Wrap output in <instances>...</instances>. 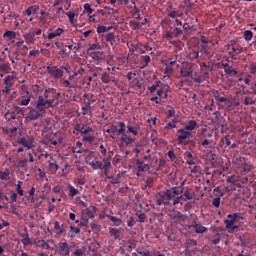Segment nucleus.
I'll return each mask as SVG.
<instances>
[{
    "label": "nucleus",
    "mask_w": 256,
    "mask_h": 256,
    "mask_svg": "<svg viewBox=\"0 0 256 256\" xmlns=\"http://www.w3.org/2000/svg\"><path fill=\"white\" fill-rule=\"evenodd\" d=\"M53 107L49 101H46L43 96H38V99L34 102V107L29 108L27 121H37L39 117H43L47 113V109Z\"/></svg>",
    "instance_id": "nucleus-1"
},
{
    "label": "nucleus",
    "mask_w": 256,
    "mask_h": 256,
    "mask_svg": "<svg viewBox=\"0 0 256 256\" xmlns=\"http://www.w3.org/2000/svg\"><path fill=\"white\" fill-rule=\"evenodd\" d=\"M228 219L225 220V230L228 233H235L239 229V221H241V216L239 213L228 214Z\"/></svg>",
    "instance_id": "nucleus-2"
},
{
    "label": "nucleus",
    "mask_w": 256,
    "mask_h": 256,
    "mask_svg": "<svg viewBox=\"0 0 256 256\" xmlns=\"http://www.w3.org/2000/svg\"><path fill=\"white\" fill-rule=\"evenodd\" d=\"M40 97H43L52 107H55L61 97V93L57 92L55 88H45L43 95H40Z\"/></svg>",
    "instance_id": "nucleus-3"
},
{
    "label": "nucleus",
    "mask_w": 256,
    "mask_h": 256,
    "mask_svg": "<svg viewBox=\"0 0 256 256\" xmlns=\"http://www.w3.org/2000/svg\"><path fill=\"white\" fill-rule=\"evenodd\" d=\"M87 165H90L92 169L97 170L101 169L104 171L105 175H107V171L109 170V167H111V161H109L108 158H104L103 162L98 161L97 159H94L92 161L86 160Z\"/></svg>",
    "instance_id": "nucleus-4"
},
{
    "label": "nucleus",
    "mask_w": 256,
    "mask_h": 256,
    "mask_svg": "<svg viewBox=\"0 0 256 256\" xmlns=\"http://www.w3.org/2000/svg\"><path fill=\"white\" fill-rule=\"evenodd\" d=\"M77 243L75 242H60L58 244V253L60 256H71V253L75 251Z\"/></svg>",
    "instance_id": "nucleus-5"
},
{
    "label": "nucleus",
    "mask_w": 256,
    "mask_h": 256,
    "mask_svg": "<svg viewBox=\"0 0 256 256\" xmlns=\"http://www.w3.org/2000/svg\"><path fill=\"white\" fill-rule=\"evenodd\" d=\"M15 75H7L3 79V87L0 91H2L3 95L7 97L11 91H13V87L15 85Z\"/></svg>",
    "instance_id": "nucleus-6"
},
{
    "label": "nucleus",
    "mask_w": 256,
    "mask_h": 256,
    "mask_svg": "<svg viewBox=\"0 0 256 256\" xmlns=\"http://www.w3.org/2000/svg\"><path fill=\"white\" fill-rule=\"evenodd\" d=\"M17 115H23V108L13 105L5 112L4 117L6 121H13V119H17Z\"/></svg>",
    "instance_id": "nucleus-7"
},
{
    "label": "nucleus",
    "mask_w": 256,
    "mask_h": 256,
    "mask_svg": "<svg viewBox=\"0 0 256 256\" xmlns=\"http://www.w3.org/2000/svg\"><path fill=\"white\" fill-rule=\"evenodd\" d=\"M41 33H43L41 28H35L24 34V39L27 45H35V42L37 41V38L35 37L41 35Z\"/></svg>",
    "instance_id": "nucleus-8"
},
{
    "label": "nucleus",
    "mask_w": 256,
    "mask_h": 256,
    "mask_svg": "<svg viewBox=\"0 0 256 256\" xmlns=\"http://www.w3.org/2000/svg\"><path fill=\"white\" fill-rule=\"evenodd\" d=\"M171 199H173L171 191L166 190L164 192H160L157 199V205H159V207H161V205L169 207V205H171Z\"/></svg>",
    "instance_id": "nucleus-9"
},
{
    "label": "nucleus",
    "mask_w": 256,
    "mask_h": 256,
    "mask_svg": "<svg viewBox=\"0 0 256 256\" xmlns=\"http://www.w3.org/2000/svg\"><path fill=\"white\" fill-rule=\"evenodd\" d=\"M227 185L225 191H239L241 183H239V176L232 175L227 178Z\"/></svg>",
    "instance_id": "nucleus-10"
},
{
    "label": "nucleus",
    "mask_w": 256,
    "mask_h": 256,
    "mask_svg": "<svg viewBox=\"0 0 256 256\" xmlns=\"http://www.w3.org/2000/svg\"><path fill=\"white\" fill-rule=\"evenodd\" d=\"M17 145H22L25 149H33L35 147V138L33 136H23L16 141Z\"/></svg>",
    "instance_id": "nucleus-11"
},
{
    "label": "nucleus",
    "mask_w": 256,
    "mask_h": 256,
    "mask_svg": "<svg viewBox=\"0 0 256 256\" xmlns=\"http://www.w3.org/2000/svg\"><path fill=\"white\" fill-rule=\"evenodd\" d=\"M201 67V71L203 73L202 76H197V77H192L194 83H203V81H205V79H207V77H209V71H211V66L207 63H202L200 65Z\"/></svg>",
    "instance_id": "nucleus-12"
},
{
    "label": "nucleus",
    "mask_w": 256,
    "mask_h": 256,
    "mask_svg": "<svg viewBox=\"0 0 256 256\" xmlns=\"http://www.w3.org/2000/svg\"><path fill=\"white\" fill-rule=\"evenodd\" d=\"M47 73L54 79H61L63 77V68L61 66L59 68L57 66H47Z\"/></svg>",
    "instance_id": "nucleus-13"
},
{
    "label": "nucleus",
    "mask_w": 256,
    "mask_h": 256,
    "mask_svg": "<svg viewBox=\"0 0 256 256\" xmlns=\"http://www.w3.org/2000/svg\"><path fill=\"white\" fill-rule=\"evenodd\" d=\"M225 75L228 81L234 82L236 77L239 76V71L231 66L229 64H225Z\"/></svg>",
    "instance_id": "nucleus-14"
},
{
    "label": "nucleus",
    "mask_w": 256,
    "mask_h": 256,
    "mask_svg": "<svg viewBox=\"0 0 256 256\" xmlns=\"http://www.w3.org/2000/svg\"><path fill=\"white\" fill-rule=\"evenodd\" d=\"M193 67H195V64L193 63H185L182 65L180 69V76L181 77H191L193 75Z\"/></svg>",
    "instance_id": "nucleus-15"
},
{
    "label": "nucleus",
    "mask_w": 256,
    "mask_h": 256,
    "mask_svg": "<svg viewBox=\"0 0 256 256\" xmlns=\"http://www.w3.org/2000/svg\"><path fill=\"white\" fill-rule=\"evenodd\" d=\"M179 35H183V30H181L179 27H176L166 31L164 37L167 39V41H171L172 39L177 38Z\"/></svg>",
    "instance_id": "nucleus-16"
},
{
    "label": "nucleus",
    "mask_w": 256,
    "mask_h": 256,
    "mask_svg": "<svg viewBox=\"0 0 256 256\" xmlns=\"http://www.w3.org/2000/svg\"><path fill=\"white\" fill-rule=\"evenodd\" d=\"M191 132H188L185 128L177 131L178 145H183L186 139H189Z\"/></svg>",
    "instance_id": "nucleus-17"
},
{
    "label": "nucleus",
    "mask_w": 256,
    "mask_h": 256,
    "mask_svg": "<svg viewBox=\"0 0 256 256\" xmlns=\"http://www.w3.org/2000/svg\"><path fill=\"white\" fill-rule=\"evenodd\" d=\"M136 169H137V175L139 176V173H145L146 171H149L151 167L149 166V164L145 163L143 160H137Z\"/></svg>",
    "instance_id": "nucleus-18"
},
{
    "label": "nucleus",
    "mask_w": 256,
    "mask_h": 256,
    "mask_svg": "<svg viewBox=\"0 0 256 256\" xmlns=\"http://www.w3.org/2000/svg\"><path fill=\"white\" fill-rule=\"evenodd\" d=\"M53 240L47 239V240H38L36 242V247H39L40 249H44L45 251H49L51 249V245H53Z\"/></svg>",
    "instance_id": "nucleus-19"
},
{
    "label": "nucleus",
    "mask_w": 256,
    "mask_h": 256,
    "mask_svg": "<svg viewBox=\"0 0 256 256\" xmlns=\"http://www.w3.org/2000/svg\"><path fill=\"white\" fill-rule=\"evenodd\" d=\"M120 141L126 147H131L133 143H135V139L128 134H122L120 137Z\"/></svg>",
    "instance_id": "nucleus-20"
},
{
    "label": "nucleus",
    "mask_w": 256,
    "mask_h": 256,
    "mask_svg": "<svg viewBox=\"0 0 256 256\" xmlns=\"http://www.w3.org/2000/svg\"><path fill=\"white\" fill-rule=\"evenodd\" d=\"M63 33H65V30H63L62 28H57L56 30L48 34V41H53V39L61 37Z\"/></svg>",
    "instance_id": "nucleus-21"
},
{
    "label": "nucleus",
    "mask_w": 256,
    "mask_h": 256,
    "mask_svg": "<svg viewBox=\"0 0 256 256\" xmlns=\"http://www.w3.org/2000/svg\"><path fill=\"white\" fill-rule=\"evenodd\" d=\"M4 135H7L8 137H10L11 139H13L14 137H16L17 135V127H13V128H9V127H4L2 129Z\"/></svg>",
    "instance_id": "nucleus-22"
},
{
    "label": "nucleus",
    "mask_w": 256,
    "mask_h": 256,
    "mask_svg": "<svg viewBox=\"0 0 256 256\" xmlns=\"http://www.w3.org/2000/svg\"><path fill=\"white\" fill-rule=\"evenodd\" d=\"M48 163V170L50 171V173H57V171H59V164H57V160H47Z\"/></svg>",
    "instance_id": "nucleus-23"
},
{
    "label": "nucleus",
    "mask_w": 256,
    "mask_h": 256,
    "mask_svg": "<svg viewBox=\"0 0 256 256\" xmlns=\"http://www.w3.org/2000/svg\"><path fill=\"white\" fill-rule=\"evenodd\" d=\"M184 129H186L189 133H191V131H195V129H199V124L195 120H190Z\"/></svg>",
    "instance_id": "nucleus-24"
},
{
    "label": "nucleus",
    "mask_w": 256,
    "mask_h": 256,
    "mask_svg": "<svg viewBox=\"0 0 256 256\" xmlns=\"http://www.w3.org/2000/svg\"><path fill=\"white\" fill-rule=\"evenodd\" d=\"M226 51H228L229 55H233V54H239L241 53V50L239 49V46L237 45H226Z\"/></svg>",
    "instance_id": "nucleus-25"
},
{
    "label": "nucleus",
    "mask_w": 256,
    "mask_h": 256,
    "mask_svg": "<svg viewBox=\"0 0 256 256\" xmlns=\"http://www.w3.org/2000/svg\"><path fill=\"white\" fill-rule=\"evenodd\" d=\"M16 167L18 169H25V171H27L29 167V160L27 158L19 159L18 163L16 164Z\"/></svg>",
    "instance_id": "nucleus-26"
},
{
    "label": "nucleus",
    "mask_w": 256,
    "mask_h": 256,
    "mask_svg": "<svg viewBox=\"0 0 256 256\" xmlns=\"http://www.w3.org/2000/svg\"><path fill=\"white\" fill-rule=\"evenodd\" d=\"M39 9V5H32L26 9L25 13L28 17H31V15H37V11H39Z\"/></svg>",
    "instance_id": "nucleus-27"
},
{
    "label": "nucleus",
    "mask_w": 256,
    "mask_h": 256,
    "mask_svg": "<svg viewBox=\"0 0 256 256\" xmlns=\"http://www.w3.org/2000/svg\"><path fill=\"white\" fill-rule=\"evenodd\" d=\"M192 227L195 229V233L198 234H203L207 231V228L201 225V223H197V221H194V225H192Z\"/></svg>",
    "instance_id": "nucleus-28"
},
{
    "label": "nucleus",
    "mask_w": 256,
    "mask_h": 256,
    "mask_svg": "<svg viewBox=\"0 0 256 256\" xmlns=\"http://www.w3.org/2000/svg\"><path fill=\"white\" fill-rule=\"evenodd\" d=\"M84 101L89 103V105L92 107V105H95V103H97V96H95L93 94L85 95Z\"/></svg>",
    "instance_id": "nucleus-29"
},
{
    "label": "nucleus",
    "mask_w": 256,
    "mask_h": 256,
    "mask_svg": "<svg viewBox=\"0 0 256 256\" xmlns=\"http://www.w3.org/2000/svg\"><path fill=\"white\" fill-rule=\"evenodd\" d=\"M79 233H81V228L71 225L70 232L68 233V237H70V239H75V235H79Z\"/></svg>",
    "instance_id": "nucleus-30"
},
{
    "label": "nucleus",
    "mask_w": 256,
    "mask_h": 256,
    "mask_svg": "<svg viewBox=\"0 0 256 256\" xmlns=\"http://www.w3.org/2000/svg\"><path fill=\"white\" fill-rule=\"evenodd\" d=\"M106 217H107V219H110L112 221V223L115 225V227H119L123 223V220L121 218H117V217L109 215V214H106Z\"/></svg>",
    "instance_id": "nucleus-31"
},
{
    "label": "nucleus",
    "mask_w": 256,
    "mask_h": 256,
    "mask_svg": "<svg viewBox=\"0 0 256 256\" xmlns=\"http://www.w3.org/2000/svg\"><path fill=\"white\" fill-rule=\"evenodd\" d=\"M181 196H182V199H184V201H191L192 199H194L195 193L186 189Z\"/></svg>",
    "instance_id": "nucleus-32"
},
{
    "label": "nucleus",
    "mask_w": 256,
    "mask_h": 256,
    "mask_svg": "<svg viewBox=\"0 0 256 256\" xmlns=\"http://www.w3.org/2000/svg\"><path fill=\"white\" fill-rule=\"evenodd\" d=\"M67 189H68V191H69V194H68V195H69V197H71V198H73V197L79 195V193H80L79 189L73 187V185H71V184H69V185L67 186Z\"/></svg>",
    "instance_id": "nucleus-33"
},
{
    "label": "nucleus",
    "mask_w": 256,
    "mask_h": 256,
    "mask_svg": "<svg viewBox=\"0 0 256 256\" xmlns=\"http://www.w3.org/2000/svg\"><path fill=\"white\" fill-rule=\"evenodd\" d=\"M109 235H110V237H113V239H115L116 241L119 240L121 237L119 229H117V228H111L109 230Z\"/></svg>",
    "instance_id": "nucleus-34"
},
{
    "label": "nucleus",
    "mask_w": 256,
    "mask_h": 256,
    "mask_svg": "<svg viewBox=\"0 0 256 256\" xmlns=\"http://www.w3.org/2000/svg\"><path fill=\"white\" fill-rule=\"evenodd\" d=\"M3 37L8 39V41H13V39L17 38V33H15V31L8 30L4 33Z\"/></svg>",
    "instance_id": "nucleus-35"
},
{
    "label": "nucleus",
    "mask_w": 256,
    "mask_h": 256,
    "mask_svg": "<svg viewBox=\"0 0 256 256\" xmlns=\"http://www.w3.org/2000/svg\"><path fill=\"white\" fill-rule=\"evenodd\" d=\"M255 103H256L255 95L244 97V105H255Z\"/></svg>",
    "instance_id": "nucleus-36"
},
{
    "label": "nucleus",
    "mask_w": 256,
    "mask_h": 256,
    "mask_svg": "<svg viewBox=\"0 0 256 256\" xmlns=\"http://www.w3.org/2000/svg\"><path fill=\"white\" fill-rule=\"evenodd\" d=\"M33 155L34 157H37L39 161H41L43 157L45 158V151H43L41 148H38L36 150H33Z\"/></svg>",
    "instance_id": "nucleus-37"
},
{
    "label": "nucleus",
    "mask_w": 256,
    "mask_h": 256,
    "mask_svg": "<svg viewBox=\"0 0 256 256\" xmlns=\"http://www.w3.org/2000/svg\"><path fill=\"white\" fill-rule=\"evenodd\" d=\"M177 123H178L177 118H174V119H172L171 122L167 123V124L164 126V129H167L168 131H169L170 129H175V127H177Z\"/></svg>",
    "instance_id": "nucleus-38"
},
{
    "label": "nucleus",
    "mask_w": 256,
    "mask_h": 256,
    "mask_svg": "<svg viewBox=\"0 0 256 256\" xmlns=\"http://www.w3.org/2000/svg\"><path fill=\"white\" fill-rule=\"evenodd\" d=\"M10 175H11V172L9 171V169H6L5 171H0V180L7 181Z\"/></svg>",
    "instance_id": "nucleus-39"
},
{
    "label": "nucleus",
    "mask_w": 256,
    "mask_h": 256,
    "mask_svg": "<svg viewBox=\"0 0 256 256\" xmlns=\"http://www.w3.org/2000/svg\"><path fill=\"white\" fill-rule=\"evenodd\" d=\"M72 256H83L85 255V251L81 248H79V246H77L76 244V248H74L73 252H71Z\"/></svg>",
    "instance_id": "nucleus-40"
},
{
    "label": "nucleus",
    "mask_w": 256,
    "mask_h": 256,
    "mask_svg": "<svg viewBox=\"0 0 256 256\" xmlns=\"http://www.w3.org/2000/svg\"><path fill=\"white\" fill-rule=\"evenodd\" d=\"M202 147H205V149H208V147H211L213 145V139L206 138L201 141Z\"/></svg>",
    "instance_id": "nucleus-41"
},
{
    "label": "nucleus",
    "mask_w": 256,
    "mask_h": 256,
    "mask_svg": "<svg viewBox=\"0 0 256 256\" xmlns=\"http://www.w3.org/2000/svg\"><path fill=\"white\" fill-rule=\"evenodd\" d=\"M75 223H79L80 227H84L85 229H87V227L89 226V219L82 218L80 220H76Z\"/></svg>",
    "instance_id": "nucleus-42"
},
{
    "label": "nucleus",
    "mask_w": 256,
    "mask_h": 256,
    "mask_svg": "<svg viewBox=\"0 0 256 256\" xmlns=\"http://www.w3.org/2000/svg\"><path fill=\"white\" fill-rule=\"evenodd\" d=\"M127 129H128V133H131L132 135H134V137H137V135H139V129L137 127L128 125Z\"/></svg>",
    "instance_id": "nucleus-43"
},
{
    "label": "nucleus",
    "mask_w": 256,
    "mask_h": 256,
    "mask_svg": "<svg viewBox=\"0 0 256 256\" xmlns=\"http://www.w3.org/2000/svg\"><path fill=\"white\" fill-rule=\"evenodd\" d=\"M107 143H101L99 145V151L101 153V155H103V157H106L107 156Z\"/></svg>",
    "instance_id": "nucleus-44"
},
{
    "label": "nucleus",
    "mask_w": 256,
    "mask_h": 256,
    "mask_svg": "<svg viewBox=\"0 0 256 256\" xmlns=\"http://www.w3.org/2000/svg\"><path fill=\"white\" fill-rule=\"evenodd\" d=\"M150 62H151V57L149 55L142 56L143 66L141 67V69H145V67H147Z\"/></svg>",
    "instance_id": "nucleus-45"
},
{
    "label": "nucleus",
    "mask_w": 256,
    "mask_h": 256,
    "mask_svg": "<svg viewBox=\"0 0 256 256\" xmlns=\"http://www.w3.org/2000/svg\"><path fill=\"white\" fill-rule=\"evenodd\" d=\"M159 85H161V81H156L152 86H149L147 89L148 91H150V93H155L159 88Z\"/></svg>",
    "instance_id": "nucleus-46"
},
{
    "label": "nucleus",
    "mask_w": 256,
    "mask_h": 256,
    "mask_svg": "<svg viewBox=\"0 0 256 256\" xmlns=\"http://www.w3.org/2000/svg\"><path fill=\"white\" fill-rule=\"evenodd\" d=\"M85 183H87L85 176H79L75 179V185H85Z\"/></svg>",
    "instance_id": "nucleus-47"
},
{
    "label": "nucleus",
    "mask_w": 256,
    "mask_h": 256,
    "mask_svg": "<svg viewBox=\"0 0 256 256\" xmlns=\"http://www.w3.org/2000/svg\"><path fill=\"white\" fill-rule=\"evenodd\" d=\"M106 41L108 43H110V45H113L114 43H116V41H115V34L114 33H108L106 35Z\"/></svg>",
    "instance_id": "nucleus-48"
},
{
    "label": "nucleus",
    "mask_w": 256,
    "mask_h": 256,
    "mask_svg": "<svg viewBox=\"0 0 256 256\" xmlns=\"http://www.w3.org/2000/svg\"><path fill=\"white\" fill-rule=\"evenodd\" d=\"M119 125V129H118V135H126L125 134V130H126V126H125V122H118Z\"/></svg>",
    "instance_id": "nucleus-49"
},
{
    "label": "nucleus",
    "mask_w": 256,
    "mask_h": 256,
    "mask_svg": "<svg viewBox=\"0 0 256 256\" xmlns=\"http://www.w3.org/2000/svg\"><path fill=\"white\" fill-rule=\"evenodd\" d=\"M166 156L169 157L170 161H172V162L177 161V154H175V151H173V150H169L166 153Z\"/></svg>",
    "instance_id": "nucleus-50"
},
{
    "label": "nucleus",
    "mask_w": 256,
    "mask_h": 256,
    "mask_svg": "<svg viewBox=\"0 0 256 256\" xmlns=\"http://www.w3.org/2000/svg\"><path fill=\"white\" fill-rule=\"evenodd\" d=\"M101 81H102V83H111V77H110V75H109L107 72H104V73L101 75Z\"/></svg>",
    "instance_id": "nucleus-51"
},
{
    "label": "nucleus",
    "mask_w": 256,
    "mask_h": 256,
    "mask_svg": "<svg viewBox=\"0 0 256 256\" xmlns=\"http://www.w3.org/2000/svg\"><path fill=\"white\" fill-rule=\"evenodd\" d=\"M244 39L245 41H251V39H253V32L251 30H245Z\"/></svg>",
    "instance_id": "nucleus-52"
},
{
    "label": "nucleus",
    "mask_w": 256,
    "mask_h": 256,
    "mask_svg": "<svg viewBox=\"0 0 256 256\" xmlns=\"http://www.w3.org/2000/svg\"><path fill=\"white\" fill-rule=\"evenodd\" d=\"M54 230L56 231L57 235H61V233H63V227L57 221L54 224Z\"/></svg>",
    "instance_id": "nucleus-53"
},
{
    "label": "nucleus",
    "mask_w": 256,
    "mask_h": 256,
    "mask_svg": "<svg viewBox=\"0 0 256 256\" xmlns=\"http://www.w3.org/2000/svg\"><path fill=\"white\" fill-rule=\"evenodd\" d=\"M65 15L68 17L70 23L73 25V23L75 21V12L69 11V12H66Z\"/></svg>",
    "instance_id": "nucleus-54"
},
{
    "label": "nucleus",
    "mask_w": 256,
    "mask_h": 256,
    "mask_svg": "<svg viewBox=\"0 0 256 256\" xmlns=\"http://www.w3.org/2000/svg\"><path fill=\"white\" fill-rule=\"evenodd\" d=\"M170 191V195L172 196V199L175 198V195H181V192L177 187H172L171 189H168Z\"/></svg>",
    "instance_id": "nucleus-55"
},
{
    "label": "nucleus",
    "mask_w": 256,
    "mask_h": 256,
    "mask_svg": "<svg viewBox=\"0 0 256 256\" xmlns=\"http://www.w3.org/2000/svg\"><path fill=\"white\" fill-rule=\"evenodd\" d=\"M31 103V97L22 98L19 102V105H22L24 107H27Z\"/></svg>",
    "instance_id": "nucleus-56"
},
{
    "label": "nucleus",
    "mask_w": 256,
    "mask_h": 256,
    "mask_svg": "<svg viewBox=\"0 0 256 256\" xmlns=\"http://www.w3.org/2000/svg\"><path fill=\"white\" fill-rule=\"evenodd\" d=\"M41 53H43V49L40 50H31L29 52V57H39V55H41Z\"/></svg>",
    "instance_id": "nucleus-57"
},
{
    "label": "nucleus",
    "mask_w": 256,
    "mask_h": 256,
    "mask_svg": "<svg viewBox=\"0 0 256 256\" xmlns=\"http://www.w3.org/2000/svg\"><path fill=\"white\" fill-rule=\"evenodd\" d=\"M89 133H93V128L84 126V128H82L81 135H89Z\"/></svg>",
    "instance_id": "nucleus-58"
},
{
    "label": "nucleus",
    "mask_w": 256,
    "mask_h": 256,
    "mask_svg": "<svg viewBox=\"0 0 256 256\" xmlns=\"http://www.w3.org/2000/svg\"><path fill=\"white\" fill-rule=\"evenodd\" d=\"M111 28H107L106 26H98L97 27V33L101 35V33H107Z\"/></svg>",
    "instance_id": "nucleus-59"
},
{
    "label": "nucleus",
    "mask_w": 256,
    "mask_h": 256,
    "mask_svg": "<svg viewBox=\"0 0 256 256\" xmlns=\"http://www.w3.org/2000/svg\"><path fill=\"white\" fill-rule=\"evenodd\" d=\"M24 247H28V245H32L33 242L31 241V238L28 236L27 238H24L21 240Z\"/></svg>",
    "instance_id": "nucleus-60"
},
{
    "label": "nucleus",
    "mask_w": 256,
    "mask_h": 256,
    "mask_svg": "<svg viewBox=\"0 0 256 256\" xmlns=\"http://www.w3.org/2000/svg\"><path fill=\"white\" fill-rule=\"evenodd\" d=\"M133 87H137L138 89H141L142 85H141V82L139 81V78H134L132 81H131Z\"/></svg>",
    "instance_id": "nucleus-61"
},
{
    "label": "nucleus",
    "mask_w": 256,
    "mask_h": 256,
    "mask_svg": "<svg viewBox=\"0 0 256 256\" xmlns=\"http://www.w3.org/2000/svg\"><path fill=\"white\" fill-rule=\"evenodd\" d=\"M84 11H86L88 15L93 14V8H91V5L89 3L84 4Z\"/></svg>",
    "instance_id": "nucleus-62"
},
{
    "label": "nucleus",
    "mask_w": 256,
    "mask_h": 256,
    "mask_svg": "<svg viewBox=\"0 0 256 256\" xmlns=\"http://www.w3.org/2000/svg\"><path fill=\"white\" fill-rule=\"evenodd\" d=\"M138 217V221L139 223H145L146 219H147V215H145V213H140V214H136Z\"/></svg>",
    "instance_id": "nucleus-63"
},
{
    "label": "nucleus",
    "mask_w": 256,
    "mask_h": 256,
    "mask_svg": "<svg viewBox=\"0 0 256 256\" xmlns=\"http://www.w3.org/2000/svg\"><path fill=\"white\" fill-rule=\"evenodd\" d=\"M250 73H251L252 75H255V73H256V62H252V63L250 64Z\"/></svg>",
    "instance_id": "nucleus-64"
}]
</instances>
